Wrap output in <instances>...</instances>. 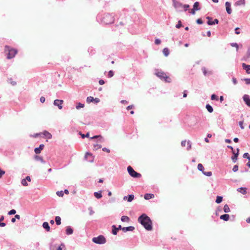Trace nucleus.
Listing matches in <instances>:
<instances>
[{
  "mask_svg": "<svg viewBox=\"0 0 250 250\" xmlns=\"http://www.w3.org/2000/svg\"><path fill=\"white\" fill-rule=\"evenodd\" d=\"M139 222L147 230H151L152 229V223L150 218L146 214L144 213L140 216L138 219Z\"/></svg>",
  "mask_w": 250,
  "mask_h": 250,
  "instance_id": "obj_1",
  "label": "nucleus"
},
{
  "mask_svg": "<svg viewBox=\"0 0 250 250\" xmlns=\"http://www.w3.org/2000/svg\"><path fill=\"white\" fill-rule=\"evenodd\" d=\"M97 20L104 24H111L114 21V16L109 13L99 14L97 17Z\"/></svg>",
  "mask_w": 250,
  "mask_h": 250,
  "instance_id": "obj_2",
  "label": "nucleus"
},
{
  "mask_svg": "<svg viewBox=\"0 0 250 250\" xmlns=\"http://www.w3.org/2000/svg\"><path fill=\"white\" fill-rule=\"evenodd\" d=\"M155 75L160 79L162 81H164L166 82L170 83L171 79L167 76L164 71L161 69H156L155 70Z\"/></svg>",
  "mask_w": 250,
  "mask_h": 250,
  "instance_id": "obj_3",
  "label": "nucleus"
},
{
  "mask_svg": "<svg viewBox=\"0 0 250 250\" xmlns=\"http://www.w3.org/2000/svg\"><path fill=\"white\" fill-rule=\"evenodd\" d=\"M5 52L7 55V58L8 59H11L15 57L18 51L15 49L11 48L9 46L6 45L5 47Z\"/></svg>",
  "mask_w": 250,
  "mask_h": 250,
  "instance_id": "obj_4",
  "label": "nucleus"
},
{
  "mask_svg": "<svg viewBox=\"0 0 250 250\" xmlns=\"http://www.w3.org/2000/svg\"><path fill=\"white\" fill-rule=\"evenodd\" d=\"M129 174L133 178H140L141 174L135 171L131 166H128L127 168Z\"/></svg>",
  "mask_w": 250,
  "mask_h": 250,
  "instance_id": "obj_5",
  "label": "nucleus"
},
{
  "mask_svg": "<svg viewBox=\"0 0 250 250\" xmlns=\"http://www.w3.org/2000/svg\"><path fill=\"white\" fill-rule=\"evenodd\" d=\"M92 241L96 244H104L105 243L106 239L103 235H101L98 237L93 238Z\"/></svg>",
  "mask_w": 250,
  "mask_h": 250,
  "instance_id": "obj_6",
  "label": "nucleus"
},
{
  "mask_svg": "<svg viewBox=\"0 0 250 250\" xmlns=\"http://www.w3.org/2000/svg\"><path fill=\"white\" fill-rule=\"evenodd\" d=\"M172 1L174 8L178 11H182V8H183V4L176 0H172Z\"/></svg>",
  "mask_w": 250,
  "mask_h": 250,
  "instance_id": "obj_7",
  "label": "nucleus"
},
{
  "mask_svg": "<svg viewBox=\"0 0 250 250\" xmlns=\"http://www.w3.org/2000/svg\"><path fill=\"white\" fill-rule=\"evenodd\" d=\"M63 103V100L57 99L54 101L53 104L55 106H58L59 109H62V104Z\"/></svg>",
  "mask_w": 250,
  "mask_h": 250,
  "instance_id": "obj_8",
  "label": "nucleus"
},
{
  "mask_svg": "<svg viewBox=\"0 0 250 250\" xmlns=\"http://www.w3.org/2000/svg\"><path fill=\"white\" fill-rule=\"evenodd\" d=\"M232 153L233 154V155L231 157V159L233 163H235V162H236V161L237 160L238 156L239 154V149L237 148L236 149V152H235V151H234L232 152Z\"/></svg>",
  "mask_w": 250,
  "mask_h": 250,
  "instance_id": "obj_9",
  "label": "nucleus"
},
{
  "mask_svg": "<svg viewBox=\"0 0 250 250\" xmlns=\"http://www.w3.org/2000/svg\"><path fill=\"white\" fill-rule=\"evenodd\" d=\"M207 19L208 20V21L207 22V23L209 25H212L215 24H218L219 22V21L217 19H215L213 21H211L210 20H212V18L210 17H207Z\"/></svg>",
  "mask_w": 250,
  "mask_h": 250,
  "instance_id": "obj_10",
  "label": "nucleus"
},
{
  "mask_svg": "<svg viewBox=\"0 0 250 250\" xmlns=\"http://www.w3.org/2000/svg\"><path fill=\"white\" fill-rule=\"evenodd\" d=\"M186 143H187V145H188L187 149L188 150H189L191 147V143L190 141L188 140L187 142L186 140L182 141L181 142V146H185Z\"/></svg>",
  "mask_w": 250,
  "mask_h": 250,
  "instance_id": "obj_11",
  "label": "nucleus"
},
{
  "mask_svg": "<svg viewBox=\"0 0 250 250\" xmlns=\"http://www.w3.org/2000/svg\"><path fill=\"white\" fill-rule=\"evenodd\" d=\"M243 99L245 102V104L249 106L250 107V96L245 94L243 97Z\"/></svg>",
  "mask_w": 250,
  "mask_h": 250,
  "instance_id": "obj_12",
  "label": "nucleus"
},
{
  "mask_svg": "<svg viewBox=\"0 0 250 250\" xmlns=\"http://www.w3.org/2000/svg\"><path fill=\"white\" fill-rule=\"evenodd\" d=\"M112 232L113 234L116 235L117 234V232L119 230L122 229V227L121 225H119L118 227H116L115 225H113L112 226Z\"/></svg>",
  "mask_w": 250,
  "mask_h": 250,
  "instance_id": "obj_13",
  "label": "nucleus"
},
{
  "mask_svg": "<svg viewBox=\"0 0 250 250\" xmlns=\"http://www.w3.org/2000/svg\"><path fill=\"white\" fill-rule=\"evenodd\" d=\"M226 9L228 14H230L232 12L231 9V3L229 1H227L225 3Z\"/></svg>",
  "mask_w": 250,
  "mask_h": 250,
  "instance_id": "obj_14",
  "label": "nucleus"
},
{
  "mask_svg": "<svg viewBox=\"0 0 250 250\" xmlns=\"http://www.w3.org/2000/svg\"><path fill=\"white\" fill-rule=\"evenodd\" d=\"M202 72L203 73V74L205 76L211 75L212 74V71H210V70L208 71L206 69V67H203L202 68Z\"/></svg>",
  "mask_w": 250,
  "mask_h": 250,
  "instance_id": "obj_15",
  "label": "nucleus"
},
{
  "mask_svg": "<svg viewBox=\"0 0 250 250\" xmlns=\"http://www.w3.org/2000/svg\"><path fill=\"white\" fill-rule=\"evenodd\" d=\"M135 229V228L133 226H129L126 227H123L122 229V230L124 232H126L127 231H132Z\"/></svg>",
  "mask_w": 250,
  "mask_h": 250,
  "instance_id": "obj_16",
  "label": "nucleus"
},
{
  "mask_svg": "<svg viewBox=\"0 0 250 250\" xmlns=\"http://www.w3.org/2000/svg\"><path fill=\"white\" fill-rule=\"evenodd\" d=\"M134 198V196L133 194H129L127 196L124 197V200H127L128 202H131Z\"/></svg>",
  "mask_w": 250,
  "mask_h": 250,
  "instance_id": "obj_17",
  "label": "nucleus"
},
{
  "mask_svg": "<svg viewBox=\"0 0 250 250\" xmlns=\"http://www.w3.org/2000/svg\"><path fill=\"white\" fill-rule=\"evenodd\" d=\"M44 147V145L41 144L40 145L39 147L35 148L34 149V151H35V153H36V154L40 153L41 150L43 149Z\"/></svg>",
  "mask_w": 250,
  "mask_h": 250,
  "instance_id": "obj_18",
  "label": "nucleus"
},
{
  "mask_svg": "<svg viewBox=\"0 0 250 250\" xmlns=\"http://www.w3.org/2000/svg\"><path fill=\"white\" fill-rule=\"evenodd\" d=\"M242 67L246 71L248 74H250V65L246 64L245 63H242Z\"/></svg>",
  "mask_w": 250,
  "mask_h": 250,
  "instance_id": "obj_19",
  "label": "nucleus"
},
{
  "mask_svg": "<svg viewBox=\"0 0 250 250\" xmlns=\"http://www.w3.org/2000/svg\"><path fill=\"white\" fill-rule=\"evenodd\" d=\"M65 231L67 235H71L73 233V229L70 226H67L66 228Z\"/></svg>",
  "mask_w": 250,
  "mask_h": 250,
  "instance_id": "obj_20",
  "label": "nucleus"
},
{
  "mask_svg": "<svg viewBox=\"0 0 250 250\" xmlns=\"http://www.w3.org/2000/svg\"><path fill=\"white\" fill-rule=\"evenodd\" d=\"M245 0H239L235 2L234 3V5L235 6L245 5Z\"/></svg>",
  "mask_w": 250,
  "mask_h": 250,
  "instance_id": "obj_21",
  "label": "nucleus"
},
{
  "mask_svg": "<svg viewBox=\"0 0 250 250\" xmlns=\"http://www.w3.org/2000/svg\"><path fill=\"white\" fill-rule=\"evenodd\" d=\"M154 197V195L151 193H146L144 195V198L146 200H149L150 199L153 198Z\"/></svg>",
  "mask_w": 250,
  "mask_h": 250,
  "instance_id": "obj_22",
  "label": "nucleus"
},
{
  "mask_svg": "<svg viewBox=\"0 0 250 250\" xmlns=\"http://www.w3.org/2000/svg\"><path fill=\"white\" fill-rule=\"evenodd\" d=\"M229 215L228 214H224L220 216V218L224 221H227L229 219Z\"/></svg>",
  "mask_w": 250,
  "mask_h": 250,
  "instance_id": "obj_23",
  "label": "nucleus"
},
{
  "mask_svg": "<svg viewBox=\"0 0 250 250\" xmlns=\"http://www.w3.org/2000/svg\"><path fill=\"white\" fill-rule=\"evenodd\" d=\"M43 135L45 137H46L47 139H51L52 138V135L50 133H49V132H48L47 131H44L42 133Z\"/></svg>",
  "mask_w": 250,
  "mask_h": 250,
  "instance_id": "obj_24",
  "label": "nucleus"
},
{
  "mask_svg": "<svg viewBox=\"0 0 250 250\" xmlns=\"http://www.w3.org/2000/svg\"><path fill=\"white\" fill-rule=\"evenodd\" d=\"M193 8L197 11L200 10L201 8L200 7V3L198 1H196L194 3Z\"/></svg>",
  "mask_w": 250,
  "mask_h": 250,
  "instance_id": "obj_25",
  "label": "nucleus"
},
{
  "mask_svg": "<svg viewBox=\"0 0 250 250\" xmlns=\"http://www.w3.org/2000/svg\"><path fill=\"white\" fill-rule=\"evenodd\" d=\"M34 159L36 161H40L42 163L44 164L45 163V162L43 160L42 157H41L40 156L35 155L34 156Z\"/></svg>",
  "mask_w": 250,
  "mask_h": 250,
  "instance_id": "obj_26",
  "label": "nucleus"
},
{
  "mask_svg": "<svg viewBox=\"0 0 250 250\" xmlns=\"http://www.w3.org/2000/svg\"><path fill=\"white\" fill-rule=\"evenodd\" d=\"M237 190L243 194H246L247 193V188H239L237 189Z\"/></svg>",
  "mask_w": 250,
  "mask_h": 250,
  "instance_id": "obj_27",
  "label": "nucleus"
},
{
  "mask_svg": "<svg viewBox=\"0 0 250 250\" xmlns=\"http://www.w3.org/2000/svg\"><path fill=\"white\" fill-rule=\"evenodd\" d=\"M42 227L47 231H49L50 230V227H49L48 223L47 222H44L43 223Z\"/></svg>",
  "mask_w": 250,
  "mask_h": 250,
  "instance_id": "obj_28",
  "label": "nucleus"
},
{
  "mask_svg": "<svg viewBox=\"0 0 250 250\" xmlns=\"http://www.w3.org/2000/svg\"><path fill=\"white\" fill-rule=\"evenodd\" d=\"M94 195L96 198L100 199L102 197V192L101 191L99 192H95L94 193Z\"/></svg>",
  "mask_w": 250,
  "mask_h": 250,
  "instance_id": "obj_29",
  "label": "nucleus"
},
{
  "mask_svg": "<svg viewBox=\"0 0 250 250\" xmlns=\"http://www.w3.org/2000/svg\"><path fill=\"white\" fill-rule=\"evenodd\" d=\"M223 210L225 213H228L230 212V208L227 204L224 205L223 208Z\"/></svg>",
  "mask_w": 250,
  "mask_h": 250,
  "instance_id": "obj_30",
  "label": "nucleus"
},
{
  "mask_svg": "<svg viewBox=\"0 0 250 250\" xmlns=\"http://www.w3.org/2000/svg\"><path fill=\"white\" fill-rule=\"evenodd\" d=\"M206 108L209 113H212L213 111L212 107L209 104H207L206 105Z\"/></svg>",
  "mask_w": 250,
  "mask_h": 250,
  "instance_id": "obj_31",
  "label": "nucleus"
},
{
  "mask_svg": "<svg viewBox=\"0 0 250 250\" xmlns=\"http://www.w3.org/2000/svg\"><path fill=\"white\" fill-rule=\"evenodd\" d=\"M55 222L57 225H60L61 224V218L60 216H56Z\"/></svg>",
  "mask_w": 250,
  "mask_h": 250,
  "instance_id": "obj_32",
  "label": "nucleus"
},
{
  "mask_svg": "<svg viewBox=\"0 0 250 250\" xmlns=\"http://www.w3.org/2000/svg\"><path fill=\"white\" fill-rule=\"evenodd\" d=\"M198 169L203 173L204 172V167L202 164H199L197 166Z\"/></svg>",
  "mask_w": 250,
  "mask_h": 250,
  "instance_id": "obj_33",
  "label": "nucleus"
},
{
  "mask_svg": "<svg viewBox=\"0 0 250 250\" xmlns=\"http://www.w3.org/2000/svg\"><path fill=\"white\" fill-rule=\"evenodd\" d=\"M163 52L165 56H167L169 54V50L167 48H165L163 50Z\"/></svg>",
  "mask_w": 250,
  "mask_h": 250,
  "instance_id": "obj_34",
  "label": "nucleus"
},
{
  "mask_svg": "<svg viewBox=\"0 0 250 250\" xmlns=\"http://www.w3.org/2000/svg\"><path fill=\"white\" fill-rule=\"evenodd\" d=\"M222 200H223V197L220 196H217L216 197L215 202L216 203L219 204L222 201Z\"/></svg>",
  "mask_w": 250,
  "mask_h": 250,
  "instance_id": "obj_35",
  "label": "nucleus"
},
{
  "mask_svg": "<svg viewBox=\"0 0 250 250\" xmlns=\"http://www.w3.org/2000/svg\"><path fill=\"white\" fill-rule=\"evenodd\" d=\"M129 220V218L127 216H123L121 217V221L122 222H128Z\"/></svg>",
  "mask_w": 250,
  "mask_h": 250,
  "instance_id": "obj_36",
  "label": "nucleus"
},
{
  "mask_svg": "<svg viewBox=\"0 0 250 250\" xmlns=\"http://www.w3.org/2000/svg\"><path fill=\"white\" fill-rule=\"evenodd\" d=\"M230 44L232 47H234V48H236L237 51H238L239 45L237 43L232 42V43H230Z\"/></svg>",
  "mask_w": 250,
  "mask_h": 250,
  "instance_id": "obj_37",
  "label": "nucleus"
},
{
  "mask_svg": "<svg viewBox=\"0 0 250 250\" xmlns=\"http://www.w3.org/2000/svg\"><path fill=\"white\" fill-rule=\"evenodd\" d=\"M94 101V98L91 96H89L86 99V102L87 103H90Z\"/></svg>",
  "mask_w": 250,
  "mask_h": 250,
  "instance_id": "obj_38",
  "label": "nucleus"
},
{
  "mask_svg": "<svg viewBox=\"0 0 250 250\" xmlns=\"http://www.w3.org/2000/svg\"><path fill=\"white\" fill-rule=\"evenodd\" d=\"M84 104H82V103H78V104H77V105H76V109H80L81 108H83V107H84Z\"/></svg>",
  "mask_w": 250,
  "mask_h": 250,
  "instance_id": "obj_39",
  "label": "nucleus"
},
{
  "mask_svg": "<svg viewBox=\"0 0 250 250\" xmlns=\"http://www.w3.org/2000/svg\"><path fill=\"white\" fill-rule=\"evenodd\" d=\"M211 100L218 101V97L216 95L213 94H212L211 96Z\"/></svg>",
  "mask_w": 250,
  "mask_h": 250,
  "instance_id": "obj_40",
  "label": "nucleus"
},
{
  "mask_svg": "<svg viewBox=\"0 0 250 250\" xmlns=\"http://www.w3.org/2000/svg\"><path fill=\"white\" fill-rule=\"evenodd\" d=\"M57 195L59 197H62L64 194V192L63 191H58L56 193Z\"/></svg>",
  "mask_w": 250,
  "mask_h": 250,
  "instance_id": "obj_41",
  "label": "nucleus"
},
{
  "mask_svg": "<svg viewBox=\"0 0 250 250\" xmlns=\"http://www.w3.org/2000/svg\"><path fill=\"white\" fill-rule=\"evenodd\" d=\"M16 213V210L14 209H12L10 210L9 211H8V214L9 215H13V214H15Z\"/></svg>",
  "mask_w": 250,
  "mask_h": 250,
  "instance_id": "obj_42",
  "label": "nucleus"
},
{
  "mask_svg": "<svg viewBox=\"0 0 250 250\" xmlns=\"http://www.w3.org/2000/svg\"><path fill=\"white\" fill-rule=\"evenodd\" d=\"M21 184L24 186H28V183L27 182L26 179H23L21 180Z\"/></svg>",
  "mask_w": 250,
  "mask_h": 250,
  "instance_id": "obj_43",
  "label": "nucleus"
},
{
  "mask_svg": "<svg viewBox=\"0 0 250 250\" xmlns=\"http://www.w3.org/2000/svg\"><path fill=\"white\" fill-rule=\"evenodd\" d=\"M243 157L245 158H247L249 160H250V155L248 153L246 152V153H245L244 154H243Z\"/></svg>",
  "mask_w": 250,
  "mask_h": 250,
  "instance_id": "obj_44",
  "label": "nucleus"
},
{
  "mask_svg": "<svg viewBox=\"0 0 250 250\" xmlns=\"http://www.w3.org/2000/svg\"><path fill=\"white\" fill-rule=\"evenodd\" d=\"M203 174L207 176H210L212 175V172L211 171H208V172H203Z\"/></svg>",
  "mask_w": 250,
  "mask_h": 250,
  "instance_id": "obj_45",
  "label": "nucleus"
},
{
  "mask_svg": "<svg viewBox=\"0 0 250 250\" xmlns=\"http://www.w3.org/2000/svg\"><path fill=\"white\" fill-rule=\"evenodd\" d=\"M80 133L82 138H84L85 137H89V133L88 132H87L86 134H82L81 132H80Z\"/></svg>",
  "mask_w": 250,
  "mask_h": 250,
  "instance_id": "obj_46",
  "label": "nucleus"
},
{
  "mask_svg": "<svg viewBox=\"0 0 250 250\" xmlns=\"http://www.w3.org/2000/svg\"><path fill=\"white\" fill-rule=\"evenodd\" d=\"M189 7V5L188 4H184L183 5V8H184V10L185 11H186L188 10V9Z\"/></svg>",
  "mask_w": 250,
  "mask_h": 250,
  "instance_id": "obj_47",
  "label": "nucleus"
},
{
  "mask_svg": "<svg viewBox=\"0 0 250 250\" xmlns=\"http://www.w3.org/2000/svg\"><path fill=\"white\" fill-rule=\"evenodd\" d=\"M114 75V72L112 70H110L109 72H108V77L109 78H111L112 77H113Z\"/></svg>",
  "mask_w": 250,
  "mask_h": 250,
  "instance_id": "obj_48",
  "label": "nucleus"
},
{
  "mask_svg": "<svg viewBox=\"0 0 250 250\" xmlns=\"http://www.w3.org/2000/svg\"><path fill=\"white\" fill-rule=\"evenodd\" d=\"M247 84H250V78H245L243 80Z\"/></svg>",
  "mask_w": 250,
  "mask_h": 250,
  "instance_id": "obj_49",
  "label": "nucleus"
},
{
  "mask_svg": "<svg viewBox=\"0 0 250 250\" xmlns=\"http://www.w3.org/2000/svg\"><path fill=\"white\" fill-rule=\"evenodd\" d=\"M102 147V146L100 145H99V144H94V148L95 149H98L99 148H101Z\"/></svg>",
  "mask_w": 250,
  "mask_h": 250,
  "instance_id": "obj_50",
  "label": "nucleus"
},
{
  "mask_svg": "<svg viewBox=\"0 0 250 250\" xmlns=\"http://www.w3.org/2000/svg\"><path fill=\"white\" fill-rule=\"evenodd\" d=\"M92 156L91 154L89 152H86L85 154L84 158L86 160H88V157Z\"/></svg>",
  "mask_w": 250,
  "mask_h": 250,
  "instance_id": "obj_51",
  "label": "nucleus"
},
{
  "mask_svg": "<svg viewBox=\"0 0 250 250\" xmlns=\"http://www.w3.org/2000/svg\"><path fill=\"white\" fill-rule=\"evenodd\" d=\"M238 170V165L234 166L233 169H232V170L233 171V172H235L237 171Z\"/></svg>",
  "mask_w": 250,
  "mask_h": 250,
  "instance_id": "obj_52",
  "label": "nucleus"
},
{
  "mask_svg": "<svg viewBox=\"0 0 250 250\" xmlns=\"http://www.w3.org/2000/svg\"><path fill=\"white\" fill-rule=\"evenodd\" d=\"M98 141L100 143H103L104 141V140L102 136L100 135L98 138Z\"/></svg>",
  "mask_w": 250,
  "mask_h": 250,
  "instance_id": "obj_53",
  "label": "nucleus"
},
{
  "mask_svg": "<svg viewBox=\"0 0 250 250\" xmlns=\"http://www.w3.org/2000/svg\"><path fill=\"white\" fill-rule=\"evenodd\" d=\"M182 26V23H181V21H178V23L176 25V27L177 28H179Z\"/></svg>",
  "mask_w": 250,
  "mask_h": 250,
  "instance_id": "obj_54",
  "label": "nucleus"
},
{
  "mask_svg": "<svg viewBox=\"0 0 250 250\" xmlns=\"http://www.w3.org/2000/svg\"><path fill=\"white\" fill-rule=\"evenodd\" d=\"M239 125L242 129L244 128V126H243V121H240L239 122Z\"/></svg>",
  "mask_w": 250,
  "mask_h": 250,
  "instance_id": "obj_55",
  "label": "nucleus"
},
{
  "mask_svg": "<svg viewBox=\"0 0 250 250\" xmlns=\"http://www.w3.org/2000/svg\"><path fill=\"white\" fill-rule=\"evenodd\" d=\"M161 42V40L160 39H155V43L156 44L158 45V44H160Z\"/></svg>",
  "mask_w": 250,
  "mask_h": 250,
  "instance_id": "obj_56",
  "label": "nucleus"
},
{
  "mask_svg": "<svg viewBox=\"0 0 250 250\" xmlns=\"http://www.w3.org/2000/svg\"><path fill=\"white\" fill-rule=\"evenodd\" d=\"M88 210H89V214H90V215H93V214H94V211L92 210V208H91V207H89V208H88Z\"/></svg>",
  "mask_w": 250,
  "mask_h": 250,
  "instance_id": "obj_57",
  "label": "nucleus"
},
{
  "mask_svg": "<svg viewBox=\"0 0 250 250\" xmlns=\"http://www.w3.org/2000/svg\"><path fill=\"white\" fill-rule=\"evenodd\" d=\"M196 22L199 24H202L203 23V21L201 19H197Z\"/></svg>",
  "mask_w": 250,
  "mask_h": 250,
  "instance_id": "obj_58",
  "label": "nucleus"
},
{
  "mask_svg": "<svg viewBox=\"0 0 250 250\" xmlns=\"http://www.w3.org/2000/svg\"><path fill=\"white\" fill-rule=\"evenodd\" d=\"M232 82H233L234 84H237V79L233 77L232 78Z\"/></svg>",
  "mask_w": 250,
  "mask_h": 250,
  "instance_id": "obj_59",
  "label": "nucleus"
},
{
  "mask_svg": "<svg viewBox=\"0 0 250 250\" xmlns=\"http://www.w3.org/2000/svg\"><path fill=\"white\" fill-rule=\"evenodd\" d=\"M247 56L248 58H250V47H249L247 50Z\"/></svg>",
  "mask_w": 250,
  "mask_h": 250,
  "instance_id": "obj_60",
  "label": "nucleus"
},
{
  "mask_svg": "<svg viewBox=\"0 0 250 250\" xmlns=\"http://www.w3.org/2000/svg\"><path fill=\"white\" fill-rule=\"evenodd\" d=\"M235 32L236 34H240V31H239V28L238 27H236L235 29Z\"/></svg>",
  "mask_w": 250,
  "mask_h": 250,
  "instance_id": "obj_61",
  "label": "nucleus"
},
{
  "mask_svg": "<svg viewBox=\"0 0 250 250\" xmlns=\"http://www.w3.org/2000/svg\"><path fill=\"white\" fill-rule=\"evenodd\" d=\"M45 101V98L44 97H41L40 98V101L41 103H43Z\"/></svg>",
  "mask_w": 250,
  "mask_h": 250,
  "instance_id": "obj_62",
  "label": "nucleus"
},
{
  "mask_svg": "<svg viewBox=\"0 0 250 250\" xmlns=\"http://www.w3.org/2000/svg\"><path fill=\"white\" fill-rule=\"evenodd\" d=\"M103 150L104 151H105V152H108V153H109V152H110V150H109L108 148H106V147H104V148H103Z\"/></svg>",
  "mask_w": 250,
  "mask_h": 250,
  "instance_id": "obj_63",
  "label": "nucleus"
},
{
  "mask_svg": "<svg viewBox=\"0 0 250 250\" xmlns=\"http://www.w3.org/2000/svg\"><path fill=\"white\" fill-rule=\"evenodd\" d=\"M105 83L104 81L103 80H100L99 81V83L100 84V85H103L104 84V83Z\"/></svg>",
  "mask_w": 250,
  "mask_h": 250,
  "instance_id": "obj_64",
  "label": "nucleus"
}]
</instances>
